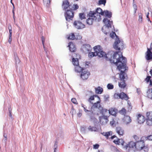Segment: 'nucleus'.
<instances>
[{"label": "nucleus", "mask_w": 152, "mask_h": 152, "mask_svg": "<svg viewBox=\"0 0 152 152\" xmlns=\"http://www.w3.org/2000/svg\"><path fill=\"white\" fill-rule=\"evenodd\" d=\"M113 60L111 61L117 66V69L121 71L119 74L120 82L118 83V86L120 88H124L126 86L125 83V80L127 79V75L125 72L128 67L126 66V59L124 57L121 53V55H116L114 56Z\"/></svg>", "instance_id": "1"}, {"label": "nucleus", "mask_w": 152, "mask_h": 152, "mask_svg": "<svg viewBox=\"0 0 152 152\" xmlns=\"http://www.w3.org/2000/svg\"><path fill=\"white\" fill-rule=\"evenodd\" d=\"M94 52H89L88 53H89L88 56L90 58H92L94 56H98L99 57H102L107 60L110 61L111 63H113V62H112L111 60H113L114 56H115L116 55H121V53H122L121 52L118 51V53L115 52L112 55L113 52L110 51L106 54L105 52L102 50L101 47L99 45L95 46L94 48Z\"/></svg>", "instance_id": "2"}, {"label": "nucleus", "mask_w": 152, "mask_h": 152, "mask_svg": "<svg viewBox=\"0 0 152 152\" xmlns=\"http://www.w3.org/2000/svg\"><path fill=\"white\" fill-rule=\"evenodd\" d=\"M100 15H104L110 18L111 17L112 13L110 12L107 10L102 11V9L98 8H97L95 11H90L88 13V15L89 17H94V19L99 21L101 20Z\"/></svg>", "instance_id": "3"}, {"label": "nucleus", "mask_w": 152, "mask_h": 152, "mask_svg": "<svg viewBox=\"0 0 152 152\" xmlns=\"http://www.w3.org/2000/svg\"><path fill=\"white\" fill-rule=\"evenodd\" d=\"M103 22L105 25L102 27V30L104 34H107L109 31L110 30L109 29L111 27L112 25L113 24V22L106 18H104L103 20Z\"/></svg>", "instance_id": "4"}, {"label": "nucleus", "mask_w": 152, "mask_h": 152, "mask_svg": "<svg viewBox=\"0 0 152 152\" xmlns=\"http://www.w3.org/2000/svg\"><path fill=\"white\" fill-rule=\"evenodd\" d=\"M114 48L116 50H120L124 48L123 42L119 38H116L113 45Z\"/></svg>", "instance_id": "5"}, {"label": "nucleus", "mask_w": 152, "mask_h": 152, "mask_svg": "<svg viewBox=\"0 0 152 152\" xmlns=\"http://www.w3.org/2000/svg\"><path fill=\"white\" fill-rule=\"evenodd\" d=\"M74 15V12L71 9H67L65 13V16L66 20L69 21L72 19Z\"/></svg>", "instance_id": "6"}, {"label": "nucleus", "mask_w": 152, "mask_h": 152, "mask_svg": "<svg viewBox=\"0 0 152 152\" xmlns=\"http://www.w3.org/2000/svg\"><path fill=\"white\" fill-rule=\"evenodd\" d=\"M95 96L98 98V101L93 105L91 107V109L94 110V111H98L99 110H100L102 109V107L99 104L100 99V97L97 95H96Z\"/></svg>", "instance_id": "7"}, {"label": "nucleus", "mask_w": 152, "mask_h": 152, "mask_svg": "<svg viewBox=\"0 0 152 152\" xmlns=\"http://www.w3.org/2000/svg\"><path fill=\"white\" fill-rule=\"evenodd\" d=\"M72 62L73 64L75 66V69L76 72H80L83 71V68L79 66V61L77 58H73Z\"/></svg>", "instance_id": "8"}, {"label": "nucleus", "mask_w": 152, "mask_h": 152, "mask_svg": "<svg viewBox=\"0 0 152 152\" xmlns=\"http://www.w3.org/2000/svg\"><path fill=\"white\" fill-rule=\"evenodd\" d=\"M146 138L145 137H142L140 138V140L136 142V144L137 149L141 150V149H142L143 147H144L145 145L144 140V139Z\"/></svg>", "instance_id": "9"}, {"label": "nucleus", "mask_w": 152, "mask_h": 152, "mask_svg": "<svg viewBox=\"0 0 152 152\" xmlns=\"http://www.w3.org/2000/svg\"><path fill=\"white\" fill-rule=\"evenodd\" d=\"M92 48L89 44L83 45L82 47V50L85 53H87L90 52Z\"/></svg>", "instance_id": "10"}, {"label": "nucleus", "mask_w": 152, "mask_h": 152, "mask_svg": "<svg viewBox=\"0 0 152 152\" xmlns=\"http://www.w3.org/2000/svg\"><path fill=\"white\" fill-rule=\"evenodd\" d=\"M75 27L78 29H81L85 27V25L79 20L75 21L74 23Z\"/></svg>", "instance_id": "11"}, {"label": "nucleus", "mask_w": 152, "mask_h": 152, "mask_svg": "<svg viewBox=\"0 0 152 152\" xmlns=\"http://www.w3.org/2000/svg\"><path fill=\"white\" fill-rule=\"evenodd\" d=\"M90 75V73L88 71H84L81 72L80 77L83 80H87Z\"/></svg>", "instance_id": "12"}, {"label": "nucleus", "mask_w": 152, "mask_h": 152, "mask_svg": "<svg viewBox=\"0 0 152 152\" xmlns=\"http://www.w3.org/2000/svg\"><path fill=\"white\" fill-rule=\"evenodd\" d=\"M62 7L64 9L66 10L68 8L69 9H71V6L69 5V3L67 0H65L63 1Z\"/></svg>", "instance_id": "13"}, {"label": "nucleus", "mask_w": 152, "mask_h": 152, "mask_svg": "<svg viewBox=\"0 0 152 152\" xmlns=\"http://www.w3.org/2000/svg\"><path fill=\"white\" fill-rule=\"evenodd\" d=\"M151 48H147V51L146 53L145 58L147 60H149L152 59V52L151 51Z\"/></svg>", "instance_id": "14"}, {"label": "nucleus", "mask_w": 152, "mask_h": 152, "mask_svg": "<svg viewBox=\"0 0 152 152\" xmlns=\"http://www.w3.org/2000/svg\"><path fill=\"white\" fill-rule=\"evenodd\" d=\"M137 148L136 143L133 141L130 142L128 144H127L126 146L123 147V148L125 149H127L128 148Z\"/></svg>", "instance_id": "15"}, {"label": "nucleus", "mask_w": 152, "mask_h": 152, "mask_svg": "<svg viewBox=\"0 0 152 152\" xmlns=\"http://www.w3.org/2000/svg\"><path fill=\"white\" fill-rule=\"evenodd\" d=\"M76 37L75 36L74 33H72L70 34L69 36L68 37V39H70L72 40H74L75 39H80L82 38V37L78 34L77 35H76Z\"/></svg>", "instance_id": "16"}, {"label": "nucleus", "mask_w": 152, "mask_h": 152, "mask_svg": "<svg viewBox=\"0 0 152 152\" xmlns=\"http://www.w3.org/2000/svg\"><path fill=\"white\" fill-rule=\"evenodd\" d=\"M108 116L105 115H103V116L101 119H100V122L101 123L104 124H107L108 121Z\"/></svg>", "instance_id": "17"}, {"label": "nucleus", "mask_w": 152, "mask_h": 152, "mask_svg": "<svg viewBox=\"0 0 152 152\" xmlns=\"http://www.w3.org/2000/svg\"><path fill=\"white\" fill-rule=\"evenodd\" d=\"M137 118L138 122V123L140 124L143 123L145 120V118L144 116L140 114L138 115Z\"/></svg>", "instance_id": "18"}, {"label": "nucleus", "mask_w": 152, "mask_h": 152, "mask_svg": "<svg viewBox=\"0 0 152 152\" xmlns=\"http://www.w3.org/2000/svg\"><path fill=\"white\" fill-rule=\"evenodd\" d=\"M89 17L86 20L87 23L89 25H91L92 24L93 22L95 21L98 22L94 19V17Z\"/></svg>", "instance_id": "19"}, {"label": "nucleus", "mask_w": 152, "mask_h": 152, "mask_svg": "<svg viewBox=\"0 0 152 152\" xmlns=\"http://www.w3.org/2000/svg\"><path fill=\"white\" fill-rule=\"evenodd\" d=\"M70 51L71 52H74L75 51L76 48L72 42H69L68 46Z\"/></svg>", "instance_id": "20"}, {"label": "nucleus", "mask_w": 152, "mask_h": 152, "mask_svg": "<svg viewBox=\"0 0 152 152\" xmlns=\"http://www.w3.org/2000/svg\"><path fill=\"white\" fill-rule=\"evenodd\" d=\"M124 122L126 124H129L131 121V120L129 116L126 115L123 118Z\"/></svg>", "instance_id": "21"}, {"label": "nucleus", "mask_w": 152, "mask_h": 152, "mask_svg": "<svg viewBox=\"0 0 152 152\" xmlns=\"http://www.w3.org/2000/svg\"><path fill=\"white\" fill-rule=\"evenodd\" d=\"M116 131L117 133L120 135H123L124 133V131L122 128L120 127L116 128Z\"/></svg>", "instance_id": "22"}, {"label": "nucleus", "mask_w": 152, "mask_h": 152, "mask_svg": "<svg viewBox=\"0 0 152 152\" xmlns=\"http://www.w3.org/2000/svg\"><path fill=\"white\" fill-rule=\"evenodd\" d=\"M94 110H92L91 109V110H88V111H87L88 113H87V114L90 116V117L91 118H92V117H93L94 115L95 114L98 115V113H96L94 112Z\"/></svg>", "instance_id": "23"}, {"label": "nucleus", "mask_w": 152, "mask_h": 152, "mask_svg": "<svg viewBox=\"0 0 152 152\" xmlns=\"http://www.w3.org/2000/svg\"><path fill=\"white\" fill-rule=\"evenodd\" d=\"M101 134L104 136L107 139H108L109 137L112 134L113 132L112 131H110L107 132H102Z\"/></svg>", "instance_id": "24"}, {"label": "nucleus", "mask_w": 152, "mask_h": 152, "mask_svg": "<svg viewBox=\"0 0 152 152\" xmlns=\"http://www.w3.org/2000/svg\"><path fill=\"white\" fill-rule=\"evenodd\" d=\"M120 99H124L126 100H127L129 98L128 96L123 92L120 93Z\"/></svg>", "instance_id": "25"}, {"label": "nucleus", "mask_w": 152, "mask_h": 152, "mask_svg": "<svg viewBox=\"0 0 152 152\" xmlns=\"http://www.w3.org/2000/svg\"><path fill=\"white\" fill-rule=\"evenodd\" d=\"M103 91V89L100 86L97 88H95V92L97 94H100L102 93Z\"/></svg>", "instance_id": "26"}, {"label": "nucleus", "mask_w": 152, "mask_h": 152, "mask_svg": "<svg viewBox=\"0 0 152 152\" xmlns=\"http://www.w3.org/2000/svg\"><path fill=\"white\" fill-rule=\"evenodd\" d=\"M147 97L151 99H152V88L148 89L147 92Z\"/></svg>", "instance_id": "27"}, {"label": "nucleus", "mask_w": 152, "mask_h": 152, "mask_svg": "<svg viewBox=\"0 0 152 152\" xmlns=\"http://www.w3.org/2000/svg\"><path fill=\"white\" fill-rule=\"evenodd\" d=\"M88 131L91 132H96L97 131V128L94 126H89L88 128Z\"/></svg>", "instance_id": "28"}, {"label": "nucleus", "mask_w": 152, "mask_h": 152, "mask_svg": "<svg viewBox=\"0 0 152 152\" xmlns=\"http://www.w3.org/2000/svg\"><path fill=\"white\" fill-rule=\"evenodd\" d=\"M100 110V113H101L102 115H105L107 113H108L109 110L106 109H103L102 107V109L99 110Z\"/></svg>", "instance_id": "29"}, {"label": "nucleus", "mask_w": 152, "mask_h": 152, "mask_svg": "<svg viewBox=\"0 0 152 152\" xmlns=\"http://www.w3.org/2000/svg\"><path fill=\"white\" fill-rule=\"evenodd\" d=\"M146 119L152 120V111L148 112L146 113Z\"/></svg>", "instance_id": "30"}, {"label": "nucleus", "mask_w": 152, "mask_h": 152, "mask_svg": "<svg viewBox=\"0 0 152 152\" xmlns=\"http://www.w3.org/2000/svg\"><path fill=\"white\" fill-rule=\"evenodd\" d=\"M108 113L112 115H115L116 114V112L114 109L111 108L109 110Z\"/></svg>", "instance_id": "31"}, {"label": "nucleus", "mask_w": 152, "mask_h": 152, "mask_svg": "<svg viewBox=\"0 0 152 152\" xmlns=\"http://www.w3.org/2000/svg\"><path fill=\"white\" fill-rule=\"evenodd\" d=\"M14 56L15 57V63L17 64H19L20 61L18 58L17 55L16 53H14Z\"/></svg>", "instance_id": "32"}, {"label": "nucleus", "mask_w": 152, "mask_h": 152, "mask_svg": "<svg viewBox=\"0 0 152 152\" xmlns=\"http://www.w3.org/2000/svg\"><path fill=\"white\" fill-rule=\"evenodd\" d=\"M79 8L78 5L77 4H74L72 6H71V9H72V10H77Z\"/></svg>", "instance_id": "33"}, {"label": "nucleus", "mask_w": 152, "mask_h": 152, "mask_svg": "<svg viewBox=\"0 0 152 152\" xmlns=\"http://www.w3.org/2000/svg\"><path fill=\"white\" fill-rule=\"evenodd\" d=\"M119 112L121 114L125 116L126 114V110L124 108H122L121 110H120Z\"/></svg>", "instance_id": "34"}, {"label": "nucleus", "mask_w": 152, "mask_h": 152, "mask_svg": "<svg viewBox=\"0 0 152 152\" xmlns=\"http://www.w3.org/2000/svg\"><path fill=\"white\" fill-rule=\"evenodd\" d=\"M137 149L136 148H128L127 150L128 152H135L136 150Z\"/></svg>", "instance_id": "35"}, {"label": "nucleus", "mask_w": 152, "mask_h": 152, "mask_svg": "<svg viewBox=\"0 0 152 152\" xmlns=\"http://www.w3.org/2000/svg\"><path fill=\"white\" fill-rule=\"evenodd\" d=\"M106 3V0H98V4L99 5L103 4L105 5Z\"/></svg>", "instance_id": "36"}, {"label": "nucleus", "mask_w": 152, "mask_h": 152, "mask_svg": "<svg viewBox=\"0 0 152 152\" xmlns=\"http://www.w3.org/2000/svg\"><path fill=\"white\" fill-rule=\"evenodd\" d=\"M80 18L82 20L86 18L85 15L84 13H80L79 14Z\"/></svg>", "instance_id": "37"}, {"label": "nucleus", "mask_w": 152, "mask_h": 152, "mask_svg": "<svg viewBox=\"0 0 152 152\" xmlns=\"http://www.w3.org/2000/svg\"><path fill=\"white\" fill-rule=\"evenodd\" d=\"M110 37L112 38H113L115 36L116 38H118V36H117L115 32H112L111 33H110Z\"/></svg>", "instance_id": "38"}, {"label": "nucleus", "mask_w": 152, "mask_h": 152, "mask_svg": "<svg viewBox=\"0 0 152 152\" xmlns=\"http://www.w3.org/2000/svg\"><path fill=\"white\" fill-rule=\"evenodd\" d=\"M107 88L108 89H112L114 88V86L111 83H108L107 85Z\"/></svg>", "instance_id": "39"}, {"label": "nucleus", "mask_w": 152, "mask_h": 152, "mask_svg": "<svg viewBox=\"0 0 152 152\" xmlns=\"http://www.w3.org/2000/svg\"><path fill=\"white\" fill-rule=\"evenodd\" d=\"M114 98L115 99H120V93H115L114 95Z\"/></svg>", "instance_id": "40"}, {"label": "nucleus", "mask_w": 152, "mask_h": 152, "mask_svg": "<svg viewBox=\"0 0 152 152\" xmlns=\"http://www.w3.org/2000/svg\"><path fill=\"white\" fill-rule=\"evenodd\" d=\"M70 113L72 115V117L76 113V111L74 109L73 106L72 107Z\"/></svg>", "instance_id": "41"}, {"label": "nucleus", "mask_w": 152, "mask_h": 152, "mask_svg": "<svg viewBox=\"0 0 152 152\" xmlns=\"http://www.w3.org/2000/svg\"><path fill=\"white\" fill-rule=\"evenodd\" d=\"M43 2L47 6H48L50 3V0H43Z\"/></svg>", "instance_id": "42"}, {"label": "nucleus", "mask_w": 152, "mask_h": 152, "mask_svg": "<svg viewBox=\"0 0 152 152\" xmlns=\"http://www.w3.org/2000/svg\"><path fill=\"white\" fill-rule=\"evenodd\" d=\"M146 123L149 126L152 125V120H150V119H146Z\"/></svg>", "instance_id": "43"}, {"label": "nucleus", "mask_w": 152, "mask_h": 152, "mask_svg": "<svg viewBox=\"0 0 152 152\" xmlns=\"http://www.w3.org/2000/svg\"><path fill=\"white\" fill-rule=\"evenodd\" d=\"M139 15L138 21L140 22H141L142 21V13H139Z\"/></svg>", "instance_id": "44"}, {"label": "nucleus", "mask_w": 152, "mask_h": 152, "mask_svg": "<svg viewBox=\"0 0 152 152\" xmlns=\"http://www.w3.org/2000/svg\"><path fill=\"white\" fill-rule=\"evenodd\" d=\"M95 95H94L93 96H91L88 99V101L89 102L91 103H93V102H91L94 99V97H95Z\"/></svg>", "instance_id": "45"}, {"label": "nucleus", "mask_w": 152, "mask_h": 152, "mask_svg": "<svg viewBox=\"0 0 152 152\" xmlns=\"http://www.w3.org/2000/svg\"><path fill=\"white\" fill-rule=\"evenodd\" d=\"M45 39L44 37L42 36V43L43 45V48L44 49L45 51L46 52V49L45 48V47L44 45V42H45Z\"/></svg>", "instance_id": "46"}, {"label": "nucleus", "mask_w": 152, "mask_h": 152, "mask_svg": "<svg viewBox=\"0 0 152 152\" xmlns=\"http://www.w3.org/2000/svg\"><path fill=\"white\" fill-rule=\"evenodd\" d=\"M71 101L74 104H78L76 99L75 98H72L71 100Z\"/></svg>", "instance_id": "47"}, {"label": "nucleus", "mask_w": 152, "mask_h": 152, "mask_svg": "<svg viewBox=\"0 0 152 152\" xmlns=\"http://www.w3.org/2000/svg\"><path fill=\"white\" fill-rule=\"evenodd\" d=\"M124 142V141L123 139H119V145L121 144L122 146H123Z\"/></svg>", "instance_id": "48"}, {"label": "nucleus", "mask_w": 152, "mask_h": 152, "mask_svg": "<svg viewBox=\"0 0 152 152\" xmlns=\"http://www.w3.org/2000/svg\"><path fill=\"white\" fill-rule=\"evenodd\" d=\"M141 152H142L143 151H144L145 152H147L148 151V148L147 147L144 146L142 148V149H141Z\"/></svg>", "instance_id": "49"}, {"label": "nucleus", "mask_w": 152, "mask_h": 152, "mask_svg": "<svg viewBox=\"0 0 152 152\" xmlns=\"http://www.w3.org/2000/svg\"><path fill=\"white\" fill-rule=\"evenodd\" d=\"M133 137L134 138L135 140L136 141V142L138 141L139 140H140V139H139V137H138L137 135H134L133 136Z\"/></svg>", "instance_id": "50"}, {"label": "nucleus", "mask_w": 152, "mask_h": 152, "mask_svg": "<svg viewBox=\"0 0 152 152\" xmlns=\"http://www.w3.org/2000/svg\"><path fill=\"white\" fill-rule=\"evenodd\" d=\"M146 137V138L144 139V140H148V139L149 140L152 141V135H149L147 137Z\"/></svg>", "instance_id": "51"}, {"label": "nucleus", "mask_w": 152, "mask_h": 152, "mask_svg": "<svg viewBox=\"0 0 152 152\" xmlns=\"http://www.w3.org/2000/svg\"><path fill=\"white\" fill-rule=\"evenodd\" d=\"M99 147V145L97 144H96L95 145H93V148L94 149H98Z\"/></svg>", "instance_id": "52"}, {"label": "nucleus", "mask_w": 152, "mask_h": 152, "mask_svg": "<svg viewBox=\"0 0 152 152\" xmlns=\"http://www.w3.org/2000/svg\"><path fill=\"white\" fill-rule=\"evenodd\" d=\"M81 131L84 133H85L86 132V128L84 127H82L81 128Z\"/></svg>", "instance_id": "53"}, {"label": "nucleus", "mask_w": 152, "mask_h": 152, "mask_svg": "<svg viewBox=\"0 0 152 152\" xmlns=\"http://www.w3.org/2000/svg\"><path fill=\"white\" fill-rule=\"evenodd\" d=\"M151 78V77L150 76H148L147 77L145 78V81L147 82H148L150 80V78Z\"/></svg>", "instance_id": "54"}, {"label": "nucleus", "mask_w": 152, "mask_h": 152, "mask_svg": "<svg viewBox=\"0 0 152 152\" xmlns=\"http://www.w3.org/2000/svg\"><path fill=\"white\" fill-rule=\"evenodd\" d=\"M133 6L134 8V9H137V5L134 3V0H133Z\"/></svg>", "instance_id": "55"}, {"label": "nucleus", "mask_w": 152, "mask_h": 152, "mask_svg": "<svg viewBox=\"0 0 152 152\" xmlns=\"http://www.w3.org/2000/svg\"><path fill=\"white\" fill-rule=\"evenodd\" d=\"M81 106H82V107H83V109H84V111L86 112V113H87V111H88V110L86 109V107H85L84 106V105L83 104H81Z\"/></svg>", "instance_id": "56"}, {"label": "nucleus", "mask_w": 152, "mask_h": 152, "mask_svg": "<svg viewBox=\"0 0 152 152\" xmlns=\"http://www.w3.org/2000/svg\"><path fill=\"white\" fill-rule=\"evenodd\" d=\"M115 121L114 120H113L111 121H110V124L113 126H115Z\"/></svg>", "instance_id": "57"}, {"label": "nucleus", "mask_w": 152, "mask_h": 152, "mask_svg": "<svg viewBox=\"0 0 152 152\" xmlns=\"http://www.w3.org/2000/svg\"><path fill=\"white\" fill-rule=\"evenodd\" d=\"M9 116L10 117H12V113H11V110L9 107Z\"/></svg>", "instance_id": "58"}, {"label": "nucleus", "mask_w": 152, "mask_h": 152, "mask_svg": "<svg viewBox=\"0 0 152 152\" xmlns=\"http://www.w3.org/2000/svg\"><path fill=\"white\" fill-rule=\"evenodd\" d=\"M119 139H118L117 140H114L113 142L116 144L119 145Z\"/></svg>", "instance_id": "59"}, {"label": "nucleus", "mask_w": 152, "mask_h": 152, "mask_svg": "<svg viewBox=\"0 0 152 152\" xmlns=\"http://www.w3.org/2000/svg\"><path fill=\"white\" fill-rule=\"evenodd\" d=\"M9 31V36H12V30L11 28H10V27H9L8 28Z\"/></svg>", "instance_id": "60"}, {"label": "nucleus", "mask_w": 152, "mask_h": 152, "mask_svg": "<svg viewBox=\"0 0 152 152\" xmlns=\"http://www.w3.org/2000/svg\"><path fill=\"white\" fill-rule=\"evenodd\" d=\"M11 41H12V36H9L8 42H9L10 44L11 43Z\"/></svg>", "instance_id": "61"}, {"label": "nucleus", "mask_w": 152, "mask_h": 152, "mask_svg": "<svg viewBox=\"0 0 152 152\" xmlns=\"http://www.w3.org/2000/svg\"><path fill=\"white\" fill-rule=\"evenodd\" d=\"M137 92L138 94H139L140 93V88H137Z\"/></svg>", "instance_id": "62"}, {"label": "nucleus", "mask_w": 152, "mask_h": 152, "mask_svg": "<svg viewBox=\"0 0 152 152\" xmlns=\"http://www.w3.org/2000/svg\"><path fill=\"white\" fill-rule=\"evenodd\" d=\"M80 111L79 110V112L77 114V115L78 117H80L82 115V113L80 112Z\"/></svg>", "instance_id": "63"}, {"label": "nucleus", "mask_w": 152, "mask_h": 152, "mask_svg": "<svg viewBox=\"0 0 152 152\" xmlns=\"http://www.w3.org/2000/svg\"><path fill=\"white\" fill-rule=\"evenodd\" d=\"M150 85L151 86H152V80H150Z\"/></svg>", "instance_id": "64"}]
</instances>
